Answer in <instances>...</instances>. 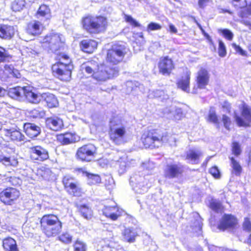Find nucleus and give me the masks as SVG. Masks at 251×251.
<instances>
[{"label":"nucleus","instance_id":"51","mask_svg":"<svg viewBox=\"0 0 251 251\" xmlns=\"http://www.w3.org/2000/svg\"><path fill=\"white\" fill-rule=\"evenodd\" d=\"M232 151L233 154L236 156H238L240 154L241 152V150L240 146L238 143L234 142L232 143Z\"/></svg>","mask_w":251,"mask_h":251},{"label":"nucleus","instance_id":"52","mask_svg":"<svg viewBox=\"0 0 251 251\" xmlns=\"http://www.w3.org/2000/svg\"><path fill=\"white\" fill-rule=\"evenodd\" d=\"M219 32H220L223 36L228 39V40H231L233 37V34L231 31L227 29H219Z\"/></svg>","mask_w":251,"mask_h":251},{"label":"nucleus","instance_id":"37","mask_svg":"<svg viewBox=\"0 0 251 251\" xmlns=\"http://www.w3.org/2000/svg\"><path fill=\"white\" fill-rule=\"evenodd\" d=\"M123 239L124 241L132 243L135 240V233L131 228H125L123 232Z\"/></svg>","mask_w":251,"mask_h":251},{"label":"nucleus","instance_id":"15","mask_svg":"<svg viewBox=\"0 0 251 251\" xmlns=\"http://www.w3.org/2000/svg\"><path fill=\"white\" fill-rule=\"evenodd\" d=\"M158 66L159 73L164 75H169L174 68L173 61L167 56L160 59Z\"/></svg>","mask_w":251,"mask_h":251},{"label":"nucleus","instance_id":"9","mask_svg":"<svg viewBox=\"0 0 251 251\" xmlns=\"http://www.w3.org/2000/svg\"><path fill=\"white\" fill-rule=\"evenodd\" d=\"M125 53L126 49L124 46L114 45L107 51V61L113 64L112 66H115L123 60Z\"/></svg>","mask_w":251,"mask_h":251},{"label":"nucleus","instance_id":"42","mask_svg":"<svg viewBox=\"0 0 251 251\" xmlns=\"http://www.w3.org/2000/svg\"><path fill=\"white\" fill-rule=\"evenodd\" d=\"M74 251H86L87 245L83 241L77 240L73 245Z\"/></svg>","mask_w":251,"mask_h":251},{"label":"nucleus","instance_id":"34","mask_svg":"<svg viewBox=\"0 0 251 251\" xmlns=\"http://www.w3.org/2000/svg\"><path fill=\"white\" fill-rule=\"evenodd\" d=\"M79 172L85 174L87 177V183L92 185L100 183L101 178L99 175L91 174L86 172H84L82 169H79Z\"/></svg>","mask_w":251,"mask_h":251},{"label":"nucleus","instance_id":"3","mask_svg":"<svg viewBox=\"0 0 251 251\" xmlns=\"http://www.w3.org/2000/svg\"><path fill=\"white\" fill-rule=\"evenodd\" d=\"M82 24L88 32L98 34L105 31L108 22L104 16L89 15L83 18Z\"/></svg>","mask_w":251,"mask_h":251},{"label":"nucleus","instance_id":"58","mask_svg":"<svg viewBox=\"0 0 251 251\" xmlns=\"http://www.w3.org/2000/svg\"><path fill=\"white\" fill-rule=\"evenodd\" d=\"M232 47L234 48L237 53H238L243 56L246 55V51H244L239 46L237 45L235 43H233L232 44Z\"/></svg>","mask_w":251,"mask_h":251},{"label":"nucleus","instance_id":"16","mask_svg":"<svg viewBox=\"0 0 251 251\" xmlns=\"http://www.w3.org/2000/svg\"><path fill=\"white\" fill-rule=\"evenodd\" d=\"M237 223V219L233 216L229 214H225L218 225V228L220 230H225L228 228L234 227Z\"/></svg>","mask_w":251,"mask_h":251},{"label":"nucleus","instance_id":"47","mask_svg":"<svg viewBox=\"0 0 251 251\" xmlns=\"http://www.w3.org/2000/svg\"><path fill=\"white\" fill-rule=\"evenodd\" d=\"M218 53L221 57H224L226 54V46L224 42L221 40L219 41Z\"/></svg>","mask_w":251,"mask_h":251},{"label":"nucleus","instance_id":"57","mask_svg":"<svg viewBox=\"0 0 251 251\" xmlns=\"http://www.w3.org/2000/svg\"><path fill=\"white\" fill-rule=\"evenodd\" d=\"M209 173L215 178H219L220 176V173L219 169L216 166L213 167L209 170Z\"/></svg>","mask_w":251,"mask_h":251},{"label":"nucleus","instance_id":"30","mask_svg":"<svg viewBox=\"0 0 251 251\" xmlns=\"http://www.w3.org/2000/svg\"><path fill=\"white\" fill-rule=\"evenodd\" d=\"M36 15L38 18H45L46 20H49L51 17L49 7L45 4L41 5L40 6Z\"/></svg>","mask_w":251,"mask_h":251},{"label":"nucleus","instance_id":"2","mask_svg":"<svg viewBox=\"0 0 251 251\" xmlns=\"http://www.w3.org/2000/svg\"><path fill=\"white\" fill-rule=\"evenodd\" d=\"M141 139L146 148H159L164 143H167L172 146L176 142L175 138L172 135L167 132L162 133L156 130L144 133Z\"/></svg>","mask_w":251,"mask_h":251},{"label":"nucleus","instance_id":"49","mask_svg":"<svg viewBox=\"0 0 251 251\" xmlns=\"http://www.w3.org/2000/svg\"><path fill=\"white\" fill-rule=\"evenodd\" d=\"M45 115V113L43 110L34 109L30 112V116L34 118H42Z\"/></svg>","mask_w":251,"mask_h":251},{"label":"nucleus","instance_id":"23","mask_svg":"<svg viewBox=\"0 0 251 251\" xmlns=\"http://www.w3.org/2000/svg\"><path fill=\"white\" fill-rule=\"evenodd\" d=\"M26 30L27 33L35 36L41 33L43 26L39 21H34L27 25Z\"/></svg>","mask_w":251,"mask_h":251},{"label":"nucleus","instance_id":"50","mask_svg":"<svg viewBox=\"0 0 251 251\" xmlns=\"http://www.w3.org/2000/svg\"><path fill=\"white\" fill-rule=\"evenodd\" d=\"M232 4L236 8H243L247 6L246 0H232Z\"/></svg>","mask_w":251,"mask_h":251},{"label":"nucleus","instance_id":"45","mask_svg":"<svg viewBox=\"0 0 251 251\" xmlns=\"http://www.w3.org/2000/svg\"><path fill=\"white\" fill-rule=\"evenodd\" d=\"M152 96L155 98H159L162 100L168 99V96L167 95H165V92L162 90H157L155 91H152L150 94L151 97Z\"/></svg>","mask_w":251,"mask_h":251},{"label":"nucleus","instance_id":"26","mask_svg":"<svg viewBox=\"0 0 251 251\" xmlns=\"http://www.w3.org/2000/svg\"><path fill=\"white\" fill-rule=\"evenodd\" d=\"M202 155V152L198 149L190 150L186 152V159L191 164H198Z\"/></svg>","mask_w":251,"mask_h":251},{"label":"nucleus","instance_id":"4","mask_svg":"<svg viewBox=\"0 0 251 251\" xmlns=\"http://www.w3.org/2000/svg\"><path fill=\"white\" fill-rule=\"evenodd\" d=\"M154 181L150 175H145L143 172H136L130 176L129 183L133 190L142 194L147 191Z\"/></svg>","mask_w":251,"mask_h":251},{"label":"nucleus","instance_id":"48","mask_svg":"<svg viewBox=\"0 0 251 251\" xmlns=\"http://www.w3.org/2000/svg\"><path fill=\"white\" fill-rule=\"evenodd\" d=\"M59 240L64 243H69L72 241V236L68 232L63 233L59 237Z\"/></svg>","mask_w":251,"mask_h":251},{"label":"nucleus","instance_id":"44","mask_svg":"<svg viewBox=\"0 0 251 251\" xmlns=\"http://www.w3.org/2000/svg\"><path fill=\"white\" fill-rule=\"evenodd\" d=\"M210 207L212 210L217 213L221 212L222 209L221 203L216 200H212L210 204Z\"/></svg>","mask_w":251,"mask_h":251},{"label":"nucleus","instance_id":"13","mask_svg":"<svg viewBox=\"0 0 251 251\" xmlns=\"http://www.w3.org/2000/svg\"><path fill=\"white\" fill-rule=\"evenodd\" d=\"M243 119L236 114L235 115L236 122L239 126H248L251 123V107L245 105L243 106L242 113Z\"/></svg>","mask_w":251,"mask_h":251},{"label":"nucleus","instance_id":"41","mask_svg":"<svg viewBox=\"0 0 251 251\" xmlns=\"http://www.w3.org/2000/svg\"><path fill=\"white\" fill-rule=\"evenodd\" d=\"M232 168V173L236 176H239L242 171V167L239 163L233 157L230 158Z\"/></svg>","mask_w":251,"mask_h":251},{"label":"nucleus","instance_id":"11","mask_svg":"<svg viewBox=\"0 0 251 251\" xmlns=\"http://www.w3.org/2000/svg\"><path fill=\"white\" fill-rule=\"evenodd\" d=\"M20 192L16 189L9 187L0 193V200L5 204H12L19 197Z\"/></svg>","mask_w":251,"mask_h":251},{"label":"nucleus","instance_id":"27","mask_svg":"<svg viewBox=\"0 0 251 251\" xmlns=\"http://www.w3.org/2000/svg\"><path fill=\"white\" fill-rule=\"evenodd\" d=\"M13 26L3 25L0 26V37L4 39H11L15 33Z\"/></svg>","mask_w":251,"mask_h":251},{"label":"nucleus","instance_id":"31","mask_svg":"<svg viewBox=\"0 0 251 251\" xmlns=\"http://www.w3.org/2000/svg\"><path fill=\"white\" fill-rule=\"evenodd\" d=\"M2 246L5 251H19L16 241L12 238L4 239Z\"/></svg>","mask_w":251,"mask_h":251},{"label":"nucleus","instance_id":"24","mask_svg":"<svg viewBox=\"0 0 251 251\" xmlns=\"http://www.w3.org/2000/svg\"><path fill=\"white\" fill-rule=\"evenodd\" d=\"M24 129L26 134L30 138L37 136L41 132L40 127L32 123L25 124Z\"/></svg>","mask_w":251,"mask_h":251},{"label":"nucleus","instance_id":"18","mask_svg":"<svg viewBox=\"0 0 251 251\" xmlns=\"http://www.w3.org/2000/svg\"><path fill=\"white\" fill-rule=\"evenodd\" d=\"M103 214L113 221L116 220L122 214V210L116 205L105 206L102 210Z\"/></svg>","mask_w":251,"mask_h":251},{"label":"nucleus","instance_id":"8","mask_svg":"<svg viewBox=\"0 0 251 251\" xmlns=\"http://www.w3.org/2000/svg\"><path fill=\"white\" fill-rule=\"evenodd\" d=\"M64 39L61 35L57 33H52L45 36L41 42L45 47H48L52 51H56L63 45Z\"/></svg>","mask_w":251,"mask_h":251},{"label":"nucleus","instance_id":"7","mask_svg":"<svg viewBox=\"0 0 251 251\" xmlns=\"http://www.w3.org/2000/svg\"><path fill=\"white\" fill-rule=\"evenodd\" d=\"M110 136L116 144L120 145L126 133V128L120 117H113L110 121Z\"/></svg>","mask_w":251,"mask_h":251},{"label":"nucleus","instance_id":"59","mask_svg":"<svg viewBox=\"0 0 251 251\" xmlns=\"http://www.w3.org/2000/svg\"><path fill=\"white\" fill-rule=\"evenodd\" d=\"M244 230L250 232L251 231V223L249 219L245 218L243 225Z\"/></svg>","mask_w":251,"mask_h":251},{"label":"nucleus","instance_id":"29","mask_svg":"<svg viewBox=\"0 0 251 251\" xmlns=\"http://www.w3.org/2000/svg\"><path fill=\"white\" fill-rule=\"evenodd\" d=\"M190 73H187L177 82V86L183 91L188 92L189 91L190 77Z\"/></svg>","mask_w":251,"mask_h":251},{"label":"nucleus","instance_id":"25","mask_svg":"<svg viewBox=\"0 0 251 251\" xmlns=\"http://www.w3.org/2000/svg\"><path fill=\"white\" fill-rule=\"evenodd\" d=\"M97 45L96 41L91 39L83 40L80 43L81 50L88 53H92L97 49Z\"/></svg>","mask_w":251,"mask_h":251},{"label":"nucleus","instance_id":"64","mask_svg":"<svg viewBox=\"0 0 251 251\" xmlns=\"http://www.w3.org/2000/svg\"><path fill=\"white\" fill-rule=\"evenodd\" d=\"M196 227L199 231H201L202 228V223L199 220L197 221V225H196Z\"/></svg>","mask_w":251,"mask_h":251},{"label":"nucleus","instance_id":"10","mask_svg":"<svg viewBox=\"0 0 251 251\" xmlns=\"http://www.w3.org/2000/svg\"><path fill=\"white\" fill-rule=\"evenodd\" d=\"M96 148L91 144L85 145L79 148L76 152L77 157L82 161H90L94 156Z\"/></svg>","mask_w":251,"mask_h":251},{"label":"nucleus","instance_id":"28","mask_svg":"<svg viewBox=\"0 0 251 251\" xmlns=\"http://www.w3.org/2000/svg\"><path fill=\"white\" fill-rule=\"evenodd\" d=\"M25 88V87H16L10 88L8 92V95L12 99L20 100L24 96Z\"/></svg>","mask_w":251,"mask_h":251},{"label":"nucleus","instance_id":"38","mask_svg":"<svg viewBox=\"0 0 251 251\" xmlns=\"http://www.w3.org/2000/svg\"><path fill=\"white\" fill-rule=\"evenodd\" d=\"M0 163L5 166H13L16 167L18 162L14 158L6 157L4 155H0Z\"/></svg>","mask_w":251,"mask_h":251},{"label":"nucleus","instance_id":"22","mask_svg":"<svg viewBox=\"0 0 251 251\" xmlns=\"http://www.w3.org/2000/svg\"><path fill=\"white\" fill-rule=\"evenodd\" d=\"M57 141L63 145H68L78 141L79 139L75 133L67 132L57 136Z\"/></svg>","mask_w":251,"mask_h":251},{"label":"nucleus","instance_id":"53","mask_svg":"<svg viewBox=\"0 0 251 251\" xmlns=\"http://www.w3.org/2000/svg\"><path fill=\"white\" fill-rule=\"evenodd\" d=\"M161 26L157 23L151 22L148 25L147 31L150 32L151 31L160 30Z\"/></svg>","mask_w":251,"mask_h":251},{"label":"nucleus","instance_id":"35","mask_svg":"<svg viewBox=\"0 0 251 251\" xmlns=\"http://www.w3.org/2000/svg\"><path fill=\"white\" fill-rule=\"evenodd\" d=\"M4 68V73L7 74L9 77L20 78L21 77V75L19 71L15 69L12 65H5Z\"/></svg>","mask_w":251,"mask_h":251},{"label":"nucleus","instance_id":"32","mask_svg":"<svg viewBox=\"0 0 251 251\" xmlns=\"http://www.w3.org/2000/svg\"><path fill=\"white\" fill-rule=\"evenodd\" d=\"M42 99H44L47 106L50 108L56 107L58 105V101L54 95L50 93H44L42 95Z\"/></svg>","mask_w":251,"mask_h":251},{"label":"nucleus","instance_id":"43","mask_svg":"<svg viewBox=\"0 0 251 251\" xmlns=\"http://www.w3.org/2000/svg\"><path fill=\"white\" fill-rule=\"evenodd\" d=\"M207 121L216 125L217 128L219 127V122L214 110H210Z\"/></svg>","mask_w":251,"mask_h":251},{"label":"nucleus","instance_id":"61","mask_svg":"<svg viewBox=\"0 0 251 251\" xmlns=\"http://www.w3.org/2000/svg\"><path fill=\"white\" fill-rule=\"evenodd\" d=\"M209 0H198V5L201 8H203L206 5Z\"/></svg>","mask_w":251,"mask_h":251},{"label":"nucleus","instance_id":"36","mask_svg":"<svg viewBox=\"0 0 251 251\" xmlns=\"http://www.w3.org/2000/svg\"><path fill=\"white\" fill-rule=\"evenodd\" d=\"M62 182L65 187L66 188H70L73 193H74L76 190V183L75 182V180L71 176H65L63 178Z\"/></svg>","mask_w":251,"mask_h":251},{"label":"nucleus","instance_id":"5","mask_svg":"<svg viewBox=\"0 0 251 251\" xmlns=\"http://www.w3.org/2000/svg\"><path fill=\"white\" fill-rule=\"evenodd\" d=\"M40 224L42 230L48 237L56 236L62 227L61 222L53 214L44 215L40 220Z\"/></svg>","mask_w":251,"mask_h":251},{"label":"nucleus","instance_id":"63","mask_svg":"<svg viewBox=\"0 0 251 251\" xmlns=\"http://www.w3.org/2000/svg\"><path fill=\"white\" fill-rule=\"evenodd\" d=\"M169 29L170 31L174 33H176L177 31L176 27L172 24H170L169 25Z\"/></svg>","mask_w":251,"mask_h":251},{"label":"nucleus","instance_id":"55","mask_svg":"<svg viewBox=\"0 0 251 251\" xmlns=\"http://www.w3.org/2000/svg\"><path fill=\"white\" fill-rule=\"evenodd\" d=\"M172 116H174L176 120H180L183 116L182 109L180 108L175 107Z\"/></svg>","mask_w":251,"mask_h":251},{"label":"nucleus","instance_id":"21","mask_svg":"<svg viewBox=\"0 0 251 251\" xmlns=\"http://www.w3.org/2000/svg\"><path fill=\"white\" fill-rule=\"evenodd\" d=\"M24 96L27 100L32 103H38L42 99V95L37 94L32 91V89L29 86H25Z\"/></svg>","mask_w":251,"mask_h":251},{"label":"nucleus","instance_id":"17","mask_svg":"<svg viewBox=\"0 0 251 251\" xmlns=\"http://www.w3.org/2000/svg\"><path fill=\"white\" fill-rule=\"evenodd\" d=\"M2 132L7 139L15 142L24 141L25 139V136L20 131L15 128H4L2 130Z\"/></svg>","mask_w":251,"mask_h":251},{"label":"nucleus","instance_id":"54","mask_svg":"<svg viewBox=\"0 0 251 251\" xmlns=\"http://www.w3.org/2000/svg\"><path fill=\"white\" fill-rule=\"evenodd\" d=\"M125 20L126 22L129 23L131 25L135 26H140V24L137 22L135 19H134L131 16L125 15Z\"/></svg>","mask_w":251,"mask_h":251},{"label":"nucleus","instance_id":"60","mask_svg":"<svg viewBox=\"0 0 251 251\" xmlns=\"http://www.w3.org/2000/svg\"><path fill=\"white\" fill-rule=\"evenodd\" d=\"M175 109V107L171 106L169 108H166L164 109V115L165 116H168L169 117H172L173 112H174V110Z\"/></svg>","mask_w":251,"mask_h":251},{"label":"nucleus","instance_id":"62","mask_svg":"<svg viewBox=\"0 0 251 251\" xmlns=\"http://www.w3.org/2000/svg\"><path fill=\"white\" fill-rule=\"evenodd\" d=\"M26 52L28 53L29 56H33L36 55L37 53V52L35 50L31 49V48H27Z\"/></svg>","mask_w":251,"mask_h":251},{"label":"nucleus","instance_id":"56","mask_svg":"<svg viewBox=\"0 0 251 251\" xmlns=\"http://www.w3.org/2000/svg\"><path fill=\"white\" fill-rule=\"evenodd\" d=\"M222 121L224 124V127L227 130L229 129V126L231 124L230 118L225 115H223Z\"/></svg>","mask_w":251,"mask_h":251},{"label":"nucleus","instance_id":"33","mask_svg":"<svg viewBox=\"0 0 251 251\" xmlns=\"http://www.w3.org/2000/svg\"><path fill=\"white\" fill-rule=\"evenodd\" d=\"M135 160H131L129 162L127 158H122L117 162V165L119 166L118 172L121 175L125 173L127 169L130 166V164H134Z\"/></svg>","mask_w":251,"mask_h":251},{"label":"nucleus","instance_id":"40","mask_svg":"<svg viewBox=\"0 0 251 251\" xmlns=\"http://www.w3.org/2000/svg\"><path fill=\"white\" fill-rule=\"evenodd\" d=\"M79 211L81 215L86 219H90L92 216V210L86 205H82L79 207Z\"/></svg>","mask_w":251,"mask_h":251},{"label":"nucleus","instance_id":"12","mask_svg":"<svg viewBox=\"0 0 251 251\" xmlns=\"http://www.w3.org/2000/svg\"><path fill=\"white\" fill-rule=\"evenodd\" d=\"M184 172L183 166L179 163H168L164 169V175L167 178L178 177Z\"/></svg>","mask_w":251,"mask_h":251},{"label":"nucleus","instance_id":"20","mask_svg":"<svg viewBox=\"0 0 251 251\" xmlns=\"http://www.w3.org/2000/svg\"><path fill=\"white\" fill-rule=\"evenodd\" d=\"M209 80V74L205 69H201L198 72L197 76V82L198 87L204 89L208 84Z\"/></svg>","mask_w":251,"mask_h":251},{"label":"nucleus","instance_id":"46","mask_svg":"<svg viewBox=\"0 0 251 251\" xmlns=\"http://www.w3.org/2000/svg\"><path fill=\"white\" fill-rule=\"evenodd\" d=\"M10 56L7 50L0 47V62H3L10 59Z\"/></svg>","mask_w":251,"mask_h":251},{"label":"nucleus","instance_id":"39","mask_svg":"<svg viewBox=\"0 0 251 251\" xmlns=\"http://www.w3.org/2000/svg\"><path fill=\"white\" fill-rule=\"evenodd\" d=\"M25 0H14L11 2V7L14 11H20L25 7Z\"/></svg>","mask_w":251,"mask_h":251},{"label":"nucleus","instance_id":"19","mask_svg":"<svg viewBox=\"0 0 251 251\" xmlns=\"http://www.w3.org/2000/svg\"><path fill=\"white\" fill-rule=\"evenodd\" d=\"M46 126L53 131H58L63 127V120L58 117L52 116L46 120Z\"/></svg>","mask_w":251,"mask_h":251},{"label":"nucleus","instance_id":"1","mask_svg":"<svg viewBox=\"0 0 251 251\" xmlns=\"http://www.w3.org/2000/svg\"><path fill=\"white\" fill-rule=\"evenodd\" d=\"M82 68L88 74H92L93 78L102 82L118 75L119 69L116 66H110L106 64L98 65L93 61L82 65Z\"/></svg>","mask_w":251,"mask_h":251},{"label":"nucleus","instance_id":"6","mask_svg":"<svg viewBox=\"0 0 251 251\" xmlns=\"http://www.w3.org/2000/svg\"><path fill=\"white\" fill-rule=\"evenodd\" d=\"M73 66L70 57L66 54H62L60 61L52 66L53 75L59 79L68 81L71 78Z\"/></svg>","mask_w":251,"mask_h":251},{"label":"nucleus","instance_id":"14","mask_svg":"<svg viewBox=\"0 0 251 251\" xmlns=\"http://www.w3.org/2000/svg\"><path fill=\"white\" fill-rule=\"evenodd\" d=\"M30 157L33 160L43 161L49 157L48 151L40 146L30 148Z\"/></svg>","mask_w":251,"mask_h":251}]
</instances>
